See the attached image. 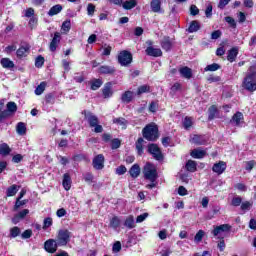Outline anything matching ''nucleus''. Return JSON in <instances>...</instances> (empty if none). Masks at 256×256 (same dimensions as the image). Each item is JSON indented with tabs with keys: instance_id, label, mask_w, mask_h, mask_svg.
Here are the masks:
<instances>
[{
	"instance_id": "nucleus-1",
	"label": "nucleus",
	"mask_w": 256,
	"mask_h": 256,
	"mask_svg": "<svg viewBox=\"0 0 256 256\" xmlns=\"http://www.w3.org/2000/svg\"><path fill=\"white\" fill-rule=\"evenodd\" d=\"M144 179L150 181L151 183L146 185V189H154L157 187V179L159 175L157 174V167L151 163H146L143 169Z\"/></svg>"
},
{
	"instance_id": "nucleus-2",
	"label": "nucleus",
	"mask_w": 256,
	"mask_h": 256,
	"mask_svg": "<svg viewBox=\"0 0 256 256\" xmlns=\"http://www.w3.org/2000/svg\"><path fill=\"white\" fill-rule=\"evenodd\" d=\"M253 69H255V67L251 66L250 67V73L247 74V76L244 78L243 82H242V87L243 89H245L246 91H249L250 93H253L254 91H256V80H255V72H252Z\"/></svg>"
},
{
	"instance_id": "nucleus-3",
	"label": "nucleus",
	"mask_w": 256,
	"mask_h": 256,
	"mask_svg": "<svg viewBox=\"0 0 256 256\" xmlns=\"http://www.w3.org/2000/svg\"><path fill=\"white\" fill-rule=\"evenodd\" d=\"M82 115H84L90 127L94 128V133H103V126L99 124V118L97 116L86 110L82 112Z\"/></svg>"
},
{
	"instance_id": "nucleus-4",
	"label": "nucleus",
	"mask_w": 256,
	"mask_h": 256,
	"mask_svg": "<svg viewBox=\"0 0 256 256\" xmlns=\"http://www.w3.org/2000/svg\"><path fill=\"white\" fill-rule=\"evenodd\" d=\"M159 128H157V125L155 124H148L144 127L142 130V134L144 139H147V141H157V138L159 137Z\"/></svg>"
},
{
	"instance_id": "nucleus-5",
	"label": "nucleus",
	"mask_w": 256,
	"mask_h": 256,
	"mask_svg": "<svg viewBox=\"0 0 256 256\" xmlns=\"http://www.w3.org/2000/svg\"><path fill=\"white\" fill-rule=\"evenodd\" d=\"M118 63H120L122 67H129V65L133 63V55L131 52L127 50L121 51L118 55Z\"/></svg>"
},
{
	"instance_id": "nucleus-6",
	"label": "nucleus",
	"mask_w": 256,
	"mask_h": 256,
	"mask_svg": "<svg viewBox=\"0 0 256 256\" xmlns=\"http://www.w3.org/2000/svg\"><path fill=\"white\" fill-rule=\"evenodd\" d=\"M56 241L60 247H65L71 241L69 230H59Z\"/></svg>"
},
{
	"instance_id": "nucleus-7",
	"label": "nucleus",
	"mask_w": 256,
	"mask_h": 256,
	"mask_svg": "<svg viewBox=\"0 0 256 256\" xmlns=\"http://www.w3.org/2000/svg\"><path fill=\"white\" fill-rule=\"evenodd\" d=\"M149 153L156 159V161H162L163 160V154L161 153V149H159V146L156 144H150L148 146Z\"/></svg>"
},
{
	"instance_id": "nucleus-8",
	"label": "nucleus",
	"mask_w": 256,
	"mask_h": 256,
	"mask_svg": "<svg viewBox=\"0 0 256 256\" xmlns=\"http://www.w3.org/2000/svg\"><path fill=\"white\" fill-rule=\"evenodd\" d=\"M57 247H60V246H59V242H57V240L55 239H48L44 243V249L45 251H47V253H56Z\"/></svg>"
},
{
	"instance_id": "nucleus-9",
	"label": "nucleus",
	"mask_w": 256,
	"mask_h": 256,
	"mask_svg": "<svg viewBox=\"0 0 256 256\" xmlns=\"http://www.w3.org/2000/svg\"><path fill=\"white\" fill-rule=\"evenodd\" d=\"M94 169L101 171L105 167V156L103 154H98L92 161Z\"/></svg>"
},
{
	"instance_id": "nucleus-10",
	"label": "nucleus",
	"mask_w": 256,
	"mask_h": 256,
	"mask_svg": "<svg viewBox=\"0 0 256 256\" xmlns=\"http://www.w3.org/2000/svg\"><path fill=\"white\" fill-rule=\"evenodd\" d=\"M226 169H227V163L225 161L216 162L212 167V171L213 173H216V175H223Z\"/></svg>"
},
{
	"instance_id": "nucleus-11",
	"label": "nucleus",
	"mask_w": 256,
	"mask_h": 256,
	"mask_svg": "<svg viewBox=\"0 0 256 256\" xmlns=\"http://www.w3.org/2000/svg\"><path fill=\"white\" fill-rule=\"evenodd\" d=\"M173 39L168 36H164L163 39L160 41V45L164 51H170L173 48Z\"/></svg>"
},
{
	"instance_id": "nucleus-12",
	"label": "nucleus",
	"mask_w": 256,
	"mask_h": 256,
	"mask_svg": "<svg viewBox=\"0 0 256 256\" xmlns=\"http://www.w3.org/2000/svg\"><path fill=\"white\" fill-rule=\"evenodd\" d=\"M31 50V46L29 44H23L20 49L16 51V55L19 59H23V57H27L29 55V51Z\"/></svg>"
},
{
	"instance_id": "nucleus-13",
	"label": "nucleus",
	"mask_w": 256,
	"mask_h": 256,
	"mask_svg": "<svg viewBox=\"0 0 256 256\" xmlns=\"http://www.w3.org/2000/svg\"><path fill=\"white\" fill-rule=\"evenodd\" d=\"M230 229H231V226L229 224H222L220 226H216L212 231V234L214 235V237H218V235H221V233H225Z\"/></svg>"
},
{
	"instance_id": "nucleus-14",
	"label": "nucleus",
	"mask_w": 256,
	"mask_h": 256,
	"mask_svg": "<svg viewBox=\"0 0 256 256\" xmlns=\"http://www.w3.org/2000/svg\"><path fill=\"white\" fill-rule=\"evenodd\" d=\"M27 215H29V209H24L20 211L18 214L14 215V217L12 218V223L14 225H17V223H19L20 221H23V219H25Z\"/></svg>"
},
{
	"instance_id": "nucleus-15",
	"label": "nucleus",
	"mask_w": 256,
	"mask_h": 256,
	"mask_svg": "<svg viewBox=\"0 0 256 256\" xmlns=\"http://www.w3.org/2000/svg\"><path fill=\"white\" fill-rule=\"evenodd\" d=\"M115 71L117 70L113 66L103 65L98 68L100 75H114Z\"/></svg>"
},
{
	"instance_id": "nucleus-16",
	"label": "nucleus",
	"mask_w": 256,
	"mask_h": 256,
	"mask_svg": "<svg viewBox=\"0 0 256 256\" xmlns=\"http://www.w3.org/2000/svg\"><path fill=\"white\" fill-rule=\"evenodd\" d=\"M146 54L150 57H161L163 55V51H161L160 48H154L152 46H149L146 48Z\"/></svg>"
},
{
	"instance_id": "nucleus-17",
	"label": "nucleus",
	"mask_w": 256,
	"mask_h": 256,
	"mask_svg": "<svg viewBox=\"0 0 256 256\" xmlns=\"http://www.w3.org/2000/svg\"><path fill=\"white\" fill-rule=\"evenodd\" d=\"M190 155L193 157V159H203V157L207 156V151L201 148H196L191 151Z\"/></svg>"
},
{
	"instance_id": "nucleus-18",
	"label": "nucleus",
	"mask_w": 256,
	"mask_h": 256,
	"mask_svg": "<svg viewBox=\"0 0 256 256\" xmlns=\"http://www.w3.org/2000/svg\"><path fill=\"white\" fill-rule=\"evenodd\" d=\"M112 123L117 125V127H121L122 129H127V126L129 125V121L123 117L113 118Z\"/></svg>"
},
{
	"instance_id": "nucleus-19",
	"label": "nucleus",
	"mask_w": 256,
	"mask_h": 256,
	"mask_svg": "<svg viewBox=\"0 0 256 256\" xmlns=\"http://www.w3.org/2000/svg\"><path fill=\"white\" fill-rule=\"evenodd\" d=\"M179 73L184 79H191V77H193V70L187 66L180 68Z\"/></svg>"
},
{
	"instance_id": "nucleus-20",
	"label": "nucleus",
	"mask_w": 256,
	"mask_h": 256,
	"mask_svg": "<svg viewBox=\"0 0 256 256\" xmlns=\"http://www.w3.org/2000/svg\"><path fill=\"white\" fill-rule=\"evenodd\" d=\"M60 37L61 36L59 35V32H56L54 34V37L50 43V51H52V52L57 51V45H59V42L61 41Z\"/></svg>"
},
{
	"instance_id": "nucleus-21",
	"label": "nucleus",
	"mask_w": 256,
	"mask_h": 256,
	"mask_svg": "<svg viewBox=\"0 0 256 256\" xmlns=\"http://www.w3.org/2000/svg\"><path fill=\"white\" fill-rule=\"evenodd\" d=\"M151 10L153 13H163L161 10V0H152L150 3Z\"/></svg>"
},
{
	"instance_id": "nucleus-22",
	"label": "nucleus",
	"mask_w": 256,
	"mask_h": 256,
	"mask_svg": "<svg viewBox=\"0 0 256 256\" xmlns=\"http://www.w3.org/2000/svg\"><path fill=\"white\" fill-rule=\"evenodd\" d=\"M61 11H63V6H61V4H57L50 8L48 15L49 17H54V15H59Z\"/></svg>"
},
{
	"instance_id": "nucleus-23",
	"label": "nucleus",
	"mask_w": 256,
	"mask_h": 256,
	"mask_svg": "<svg viewBox=\"0 0 256 256\" xmlns=\"http://www.w3.org/2000/svg\"><path fill=\"white\" fill-rule=\"evenodd\" d=\"M201 29V24L197 20H193L189 27H188V33H197Z\"/></svg>"
},
{
	"instance_id": "nucleus-24",
	"label": "nucleus",
	"mask_w": 256,
	"mask_h": 256,
	"mask_svg": "<svg viewBox=\"0 0 256 256\" xmlns=\"http://www.w3.org/2000/svg\"><path fill=\"white\" fill-rule=\"evenodd\" d=\"M129 173H130L131 177H133V179H137V177H139V175H141V168L138 166V164H134L130 168Z\"/></svg>"
},
{
	"instance_id": "nucleus-25",
	"label": "nucleus",
	"mask_w": 256,
	"mask_h": 256,
	"mask_svg": "<svg viewBox=\"0 0 256 256\" xmlns=\"http://www.w3.org/2000/svg\"><path fill=\"white\" fill-rule=\"evenodd\" d=\"M122 103H131L133 101V91H125L121 96Z\"/></svg>"
},
{
	"instance_id": "nucleus-26",
	"label": "nucleus",
	"mask_w": 256,
	"mask_h": 256,
	"mask_svg": "<svg viewBox=\"0 0 256 256\" xmlns=\"http://www.w3.org/2000/svg\"><path fill=\"white\" fill-rule=\"evenodd\" d=\"M237 55H239V49L234 47L228 51L227 59L230 61V63H233V61H235V59H237Z\"/></svg>"
},
{
	"instance_id": "nucleus-27",
	"label": "nucleus",
	"mask_w": 256,
	"mask_h": 256,
	"mask_svg": "<svg viewBox=\"0 0 256 256\" xmlns=\"http://www.w3.org/2000/svg\"><path fill=\"white\" fill-rule=\"evenodd\" d=\"M122 7L123 9H126V11L135 9V7H137V0H127L123 2Z\"/></svg>"
},
{
	"instance_id": "nucleus-28",
	"label": "nucleus",
	"mask_w": 256,
	"mask_h": 256,
	"mask_svg": "<svg viewBox=\"0 0 256 256\" xmlns=\"http://www.w3.org/2000/svg\"><path fill=\"white\" fill-rule=\"evenodd\" d=\"M0 63L4 69H13L15 67V63L9 58H2Z\"/></svg>"
},
{
	"instance_id": "nucleus-29",
	"label": "nucleus",
	"mask_w": 256,
	"mask_h": 256,
	"mask_svg": "<svg viewBox=\"0 0 256 256\" xmlns=\"http://www.w3.org/2000/svg\"><path fill=\"white\" fill-rule=\"evenodd\" d=\"M17 191H19V186L13 184L12 186L7 188L6 195L7 197H15V195H17Z\"/></svg>"
},
{
	"instance_id": "nucleus-30",
	"label": "nucleus",
	"mask_w": 256,
	"mask_h": 256,
	"mask_svg": "<svg viewBox=\"0 0 256 256\" xmlns=\"http://www.w3.org/2000/svg\"><path fill=\"white\" fill-rule=\"evenodd\" d=\"M62 185L66 191L71 189V176L68 173L64 174Z\"/></svg>"
},
{
	"instance_id": "nucleus-31",
	"label": "nucleus",
	"mask_w": 256,
	"mask_h": 256,
	"mask_svg": "<svg viewBox=\"0 0 256 256\" xmlns=\"http://www.w3.org/2000/svg\"><path fill=\"white\" fill-rule=\"evenodd\" d=\"M241 121H243V113L237 112L233 115L232 119L230 120V123H233L234 125H240Z\"/></svg>"
},
{
	"instance_id": "nucleus-32",
	"label": "nucleus",
	"mask_w": 256,
	"mask_h": 256,
	"mask_svg": "<svg viewBox=\"0 0 256 256\" xmlns=\"http://www.w3.org/2000/svg\"><path fill=\"white\" fill-rule=\"evenodd\" d=\"M9 153H11V148L9 147V145L7 143H3L0 145V155H2V157H7V155H9Z\"/></svg>"
},
{
	"instance_id": "nucleus-33",
	"label": "nucleus",
	"mask_w": 256,
	"mask_h": 256,
	"mask_svg": "<svg viewBox=\"0 0 256 256\" xmlns=\"http://www.w3.org/2000/svg\"><path fill=\"white\" fill-rule=\"evenodd\" d=\"M18 135H25L27 133V126L23 122H19L16 126Z\"/></svg>"
},
{
	"instance_id": "nucleus-34",
	"label": "nucleus",
	"mask_w": 256,
	"mask_h": 256,
	"mask_svg": "<svg viewBox=\"0 0 256 256\" xmlns=\"http://www.w3.org/2000/svg\"><path fill=\"white\" fill-rule=\"evenodd\" d=\"M186 169L190 172V173H195V171H197V163H195V161L193 160H189L186 163Z\"/></svg>"
},
{
	"instance_id": "nucleus-35",
	"label": "nucleus",
	"mask_w": 256,
	"mask_h": 256,
	"mask_svg": "<svg viewBox=\"0 0 256 256\" xmlns=\"http://www.w3.org/2000/svg\"><path fill=\"white\" fill-rule=\"evenodd\" d=\"M124 226L128 229H133L135 227V219L133 218V216H129L128 218H126Z\"/></svg>"
},
{
	"instance_id": "nucleus-36",
	"label": "nucleus",
	"mask_w": 256,
	"mask_h": 256,
	"mask_svg": "<svg viewBox=\"0 0 256 256\" xmlns=\"http://www.w3.org/2000/svg\"><path fill=\"white\" fill-rule=\"evenodd\" d=\"M46 87H47V83L41 82L40 85H38L35 89V95H43Z\"/></svg>"
},
{
	"instance_id": "nucleus-37",
	"label": "nucleus",
	"mask_w": 256,
	"mask_h": 256,
	"mask_svg": "<svg viewBox=\"0 0 256 256\" xmlns=\"http://www.w3.org/2000/svg\"><path fill=\"white\" fill-rule=\"evenodd\" d=\"M119 225H121V220L119 219V217L114 216L111 220H110V227L112 229H118Z\"/></svg>"
},
{
	"instance_id": "nucleus-38",
	"label": "nucleus",
	"mask_w": 256,
	"mask_h": 256,
	"mask_svg": "<svg viewBox=\"0 0 256 256\" xmlns=\"http://www.w3.org/2000/svg\"><path fill=\"white\" fill-rule=\"evenodd\" d=\"M184 129H191L193 127V118L186 116L183 120Z\"/></svg>"
},
{
	"instance_id": "nucleus-39",
	"label": "nucleus",
	"mask_w": 256,
	"mask_h": 256,
	"mask_svg": "<svg viewBox=\"0 0 256 256\" xmlns=\"http://www.w3.org/2000/svg\"><path fill=\"white\" fill-rule=\"evenodd\" d=\"M243 203V198L241 196H234L231 200L232 207H239Z\"/></svg>"
},
{
	"instance_id": "nucleus-40",
	"label": "nucleus",
	"mask_w": 256,
	"mask_h": 256,
	"mask_svg": "<svg viewBox=\"0 0 256 256\" xmlns=\"http://www.w3.org/2000/svg\"><path fill=\"white\" fill-rule=\"evenodd\" d=\"M191 142L194 143L195 145H203L205 143V140H203V136L194 135L191 138Z\"/></svg>"
},
{
	"instance_id": "nucleus-41",
	"label": "nucleus",
	"mask_w": 256,
	"mask_h": 256,
	"mask_svg": "<svg viewBox=\"0 0 256 256\" xmlns=\"http://www.w3.org/2000/svg\"><path fill=\"white\" fill-rule=\"evenodd\" d=\"M103 85V81L101 79H95L91 82V89L92 91H97Z\"/></svg>"
},
{
	"instance_id": "nucleus-42",
	"label": "nucleus",
	"mask_w": 256,
	"mask_h": 256,
	"mask_svg": "<svg viewBox=\"0 0 256 256\" xmlns=\"http://www.w3.org/2000/svg\"><path fill=\"white\" fill-rule=\"evenodd\" d=\"M151 87L149 85H142L138 87L137 95H143V93H150Z\"/></svg>"
},
{
	"instance_id": "nucleus-43",
	"label": "nucleus",
	"mask_w": 256,
	"mask_h": 256,
	"mask_svg": "<svg viewBox=\"0 0 256 256\" xmlns=\"http://www.w3.org/2000/svg\"><path fill=\"white\" fill-rule=\"evenodd\" d=\"M105 99H109V97L113 96V90H111V86H105L102 90Z\"/></svg>"
},
{
	"instance_id": "nucleus-44",
	"label": "nucleus",
	"mask_w": 256,
	"mask_h": 256,
	"mask_svg": "<svg viewBox=\"0 0 256 256\" xmlns=\"http://www.w3.org/2000/svg\"><path fill=\"white\" fill-rule=\"evenodd\" d=\"M145 140L143 138H139L136 142V149L138 151V155H143V143Z\"/></svg>"
},
{
	"instance_id": "nucleus-45",
	"label": "nucleus",
	"mask_w": 256,
	"mask_h": 256,
	"mask_svg": "<svg viewBox=\"0 0 256 256\" xmlns=\"http://www.w3.org/2000/svg\"><path fill=\"white\" fill-rule=\"evenodd\" d=\"M219 69H221V66L217 63H213V64H210V65H207L204 68V71H219Z\"/></svg>"
},
{
	"instance_id": "nucleus-46",
	"label": "nucleus",
	"mask_w": 256,
	"mask_h": 256,
	"mask_svg": "<svg viewBox=\"0 0 256 256\" xmlns=\"http://www.w3.org/2000/svg\"><path fill=\"white\" fill-rule=\"evenodd\" d=\"M45 65V58L43 56H38L35 60V67L41 69Z\"/></svg>"
},
{
	"instance_id": "nucleus-47",
	"label": "nucleus",
	"mask_w": 256,
	"mask_h": 256,
	"mask_svg": "<svg viewBox=\"0 0 256 256\" xmlns=\"http://www.w3.org/2000/svg\"><path fill=\"white\" fill-rule=\"evenodd\" d=\"M62 31L64 33H69V31H71V20H66L63 22Z\"/></svg>"
},
{
	"instance_id": "nucleus-48",
	"label": "nucleus",
	"mask_w": 256,
	"mask_h": 256,
	"mask_svg": "<svg viewBox=\"0 0 256 256\" xmlns=\"http://www.w3.org/2000/svg\"><path fill=\"white\" fill-rule=\"evenodd\" d=\"M205 236V231L203 230H199L195 237L194 240L196 241V243H201V241H203V237Z\"/></svg>"
},
{
	"instance_id": "nucleus-49",
	"label": "nucleus",
	"mask_w": 256,
	"mask_h": 256,
	"mask_svg": "<svg viewBox=\"0 0 256 256\" xmlns=\"http://www.w3.org/2000/svg\"><path fill=\"white\" fill-rule=\"evenodd\" d=\"M241 205V210L242 211H249V209H251V207H253V202H250V201H245V202H242Z\"/></svg>"
},
{
	"instance_id": "nucleus-50",
	"label": "nucleus",
	"mask_w": 256,
	"mask_h": 256,
	"mask_svg": "<svg viewBox=\"0 0 256 256\" xmlns=\"http://www.w3.org/2000/svg\"><path fill=\"white\" fill-rule=\"evenodd\" d=\"M7 110L9 113H15L17 111V104L15 102H8Z\"/></svg>"
},
{
	"instance_id": "nucleus-51",
	"label": "nucleus",
	"mask_w": 256,
	"mask_h": 256,
	"mask_svg": "<svg viewBox=\"0 0 256 256\" xmlns=\"http://www.w3.org/2000/svg\"><path fill=\"white\" fill-rule=\"evenodd\" d=\"M217 113V107L215 106H211L209 108V116H208V119L211 121L213 119H215V114Z\"/></svg>"
},
{
	"instance_id": "nucleus-52",
	"label": "nucleus",
	"mask_w": 256,
	"mask_h": 256,
	"mask_svg": "<svg viewBox=\"0 0 256 256\" xmlns=\"http://www.w3.org/2000/svg\"><path fill=\"white\" fill-rule=\"evenodd\" d=\"M74 81H76V83H83L85 81V76L81 73H75Z\"/></svg>"
},
{
	"instance_id": "nucleus-53",
	"label": "nucleus",
	"mask_w": 256,
	"mask_h": 256,
	"mask_svg": "<svg viewBox=\"0 0 256 256\" xmlns=\"http://www.w3.org/2000/svg\"><path fill=\"white\" fill-rule=\"evenodd\" d=\"M255 166H256L255 160L247 161V162L245 163V169H246V171H252V170H253V167H255Z\"/></svg>"
},
{
	"instance_id": "nucleus-54",
	"label": "nucleus",
	"mask_w": 256,
	"mask_h": 256,
	"mask_svg": "<svg viewBox=\"0 0 256 256\" xmlns=\"http://www.w3.org/2000/svg\"><path fill=\"white\" fill-rule=\"evenodd\" d=\"M51 225H53V219L52 218H46L44 219V222H43V229H49V227H51Z\"/></svg>"
},
{
	"instance_id": "nucleus-55",
	"label": "nucleus",
	"mask_w": 256,
	"mask_h": 256,
	"mask_svg": "<svg viewBox=\"0 0 256 256\" xmlns=\"http://www.w3.org/2000/svg\"><path fill=\"white\" fill-rule=\"evenodd\" d=\"M20 233H21V230L19 229V227H13L10 230V235H11V237H14V238L18 237L20 235Z\"/></svg>"
},
{
	"instance_id": "nucleus-56",
	"label": "nucleus",
	"mask_w": 256,
	"mask_h": 256,
	"mask_svg": "<svg viewBox=\"0 0 256 256\" xmlns=\"http://www.w3.org/2000/svg\"><path fill=\"white\" fill-rule=\"evenodd\" d=\"M27 203V200H22L21 199H16V203L14 205V211H17V209H19V207H23V205H25Z\"/></svg>"
},
{
	"instance_id": "nucleus-57",
	"label": "nucleus",
	"mask_w": 256,
	"mask_h": 256,
	"mask_svg": "<svg viewBox=\"0 0 256 256\" xmlns=\"http://www.w3.org/2000/svg\"><path fill=\"white\" fill-rule=\"evenodd\" d=\"M225 21L226 23H229L230 27H233L235 29V27H237V23L235 22V19H233V17L227 16L225 17Z\"/></svg>"
},
{
	"instance_id": "nucleus-58",
	"label": "nucleus",
	"mask_w": 256,
	"mask_h": 256,
	"mask_svg": "<svg viewBox=\"0 0 256 256\" xmlns=\"http://www.w3.org/2000/svg\"><path fill=\"white\" fill-rule=\"evenodd\" d=\"M190 15L193 17H195V15H199V8H197V6L194 4L190 6Z\"/></svg>"
},
{
	"instance_id": "nucleus-59",
	"label": "nucleus",
	"mask_w": 256,
	"mask_h": 256,
	"mask_svg": "<svg viewBox=\"0 0 256 256\" xmlns=\"http://www.w3.org/2000/svg\"><path fill=\"white\" fill-rule=\"evenodd\" d=\"M147 217H149V213H143V214L137 216L136 223H143V221H145V219H147Z\"/></svg>"
},
{
	"instance_id": "nucleus-60",
	"label": "nucleus",
	"mask_w": 256,
	"mask_h": 256,
	"mask_svg": "<svg viewBox=\"0 0 256 256\" xmlns=\"http://www.w3.org/2000/svg\"><path fill=\"white\" fill-rule=\"evenodd\" d=\"M119 147H121V140H119L117 138L112 140L111 148L112 149H119Z\"/></svg>"
},
{
	"instance_id": "nucleus-61",
	"label": "nucleus",
	"mask_w": 256,
	"mask_h": 256,
	"mask_svg": "<svg viewBox=\"0 0 256 256\" xmlns=\"http://www.w3.org/2000/svg\"><path fill=\"white\" fill-rule=\"evenodd\" d=\"M125 173H127V167L122 165V166H119L118 168H116L117 175H125Z\"/></svg>"
},
{
	"instance_id": "nucleus-62",
	"label": "nucleus",
	"mask_w": 256,
	"mask_h": 256,
	"mask_svg": "<svg viewBox=\"0 0 256 256\" xmlns=\"http://www.w3.org/2000/svg\"><path fill=\"white\" fill-rule=\"evenodd\" d=\"M112 251L113 253H119V251H121V242L119 241L115 242L112 247Z\"/></svg>"
},
{
	"instance_id": "nucleus-63",
	"label": "nucleus",
	"mask_w": 256,
	"mask_h": 256,
	"mask_svg": "<svg viewBox=\"0 0 256 256\" xmlns=\"http://www.w3.org/2000/svg\"><path fill=\"white\" fill-rule=\"evenodd\" d=\"M87 13L90 17H93L94 13H95V5L93 4H88L87 7Z\"/></svg>"
},
{
	"instance_id": "nucleus-64",
	"label": "nucleus",
	"mask_w": 256,
	"mask_h": 256,
	"mask_svg": "<svg viewBox=\"0 0 256 256\" xmlns=\"http://www.w3.org/2000/svg\"><path fill=\"white\" fill-rule=\"evenodd\" d=\"M171 253H172L171 249H169V248H164V249L160 252V255H161V256H169V255H171Z\"/></svg>"
}]
</instances>
